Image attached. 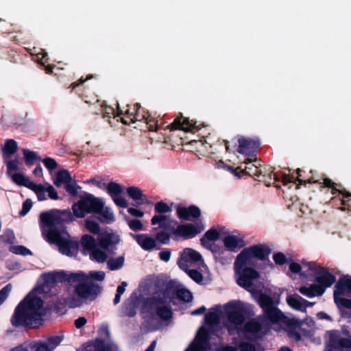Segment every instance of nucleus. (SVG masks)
I'll return each mask as SVG.
<instances>
[{
	"label": "nucleus",
	"mask_w": 351,
	"mask_h": 351,
	"mask_svg": "<svg viewBox=\"0 0 351 351\" xmlns=\"http://www.w3.org/2000/svg\"><path fill=\"white\" fill-rule=\"evenodd\" d=\"M44 301L34 294H27L14 309L10 322L15 328H38L43 324L45 312Z\"/></svg>",
	"instance_id": "obj_1"
},
{
	"label": "nucleus",
	"mask_w": 351,
	"mask_h": 351,
	"mask_svg": "<svg viewBox=\"0 0 351 351\" xmlns=\"http://www.w3.org/2000/svg\"><path fill=\"white\" fill-rule=\"evenodd\" d=\"M214 311H209L204 316V320L208 327L212 328L217 325L222 319L223 326L230 335L237 334L240 337L241 331V301L232 300L223 307L217 305Z\"/></svg>",
	"instance_id": "obj_2"
},
{
	"label": "nucleus",
	"mask_w": 351,
	"mask_h": 351,
	"mask_svg": "<svg viewBox=\"0 0 351 351\" xmlns=\"http://www.w3.org/2000/svg\"><path fill=\"white\" fill-rule=\"evenodd\" d=\"M176 289L177 286L170 280L164 289H156L151 296L144 300L143 308L152 317L156 315L164 322L171 320L173 315L171 304L176 296Z\"/></svg>",
	"instance_id": "obj_3"
},
{
	"label": "nucleus",
	"mask_w": 351,
	"mask_h": 351,
	"mask_svg": "<svg viewBox=\"0 0 351 351\" xmlns=\"http://www.w3.org/2000/svg\"><path fill=\"white\" fill-rule=\"evenodd\" d=\"M153 226L159 225V228L165 231L168 230L176 237H181L184 240L194 238L205 228L200 221L195 224L191 223L178 224L175 219H171L165 215H156L151 219Z\"/></svg>",
	"instance_id": "obj_4"
},
{
	"label": "nucleus",
	"mask_w": 351,
	"mask_h": 351,
	"mask_svg": "<svg viewBox=\"0 0 351 351\" xmlns=\"http://www.w3.org/2000/svg\"><path fill=\"white\" fill-rule=\"evenodd\" d=\"M74 214L69 210L52 209L43 212L40 215V226L43 234H45L48 230L55 229L58 232H65V223L74 220Z\"/></svg>",
	"instance_id": "obj_5"
},
{
	"label": "nucleus",
	"mask_w": 351,
	"mask_h": 351,
	"mask_svg": "<svg viewBox=\"0 0 351 351\" xmlns=\"http://www.w3.org/2000/svg\"><path fill=\"white\" fill-rule=\"evenodd\" d=\"M80 197L72 206L73 214L77 218L84 217L86 213H99L104 208L103 201L90 193L84 192Z\"/></svg>",
	"instance_id": "obj_6"
},
{
	"label": "nucleus",
	"mask_w": 351,
	"mask_h": 351,
	"mask_svg": "<svg viewBox=\"0 0 351 351\" xmlns=\"http://www.w3.org/2000/svg\"><path fill=\"white\" fill-rule=\"evenodd\" d=\"M326 348L333 351H351V335L348 330H327Z\"/></svg>",
	"instance_id": "obj_7"
},
{
	"label": "nucleus",
	"mask_w": 351,
	"mask_h": 351,
	"mask_svg": "<svg viewBox=\"0 0 351 351\" xmlns=\"http://www.w3.org/2000/svg\"><path fill=\"white\" fill-rule=\"evenodd\" d=\"M64 234L68 235L66 231L58 232V230L52 229L48 230L43 235L49 243L57 245L63 254L70 256L77 250L79 243L66 239L64 236Z\"/></svg>",
	"instance_id": "obj_8"
},
{
	"label": "nucleus",
	"mask_w": 351,
	"mask_h": 351,
	"mask_svg": "<svg viewBox=\"0 0 351 351\" xmlns=\"http://www.w3.org/2000/svg\"><path fill=\"white\" fill-rule=\"evenodd\" d=\"M346 291L351 295V278L348 275L341 276L335 286L334 302L339 311L343 310V308L351 310V299L342 297Z\"/></svg>",
	"instance_id": "obj_9"
},
{
	"label": "nucleus",
	"mask_w": 351,
	"mask_h": 351,
	"mask_svg": "<svg viewBox=\"0 0 351 351\" xmlns=\"http://www.w3.org/2000/svg\"><path fill=\"white\" fill-rule=\"evenodd\" d=\"M271 253V248L265 244H257L243 249V266L254 265L252 259L260 261L268 259Z\"/></svg>",
	"instance_id": "obj_10"
},
{
	"label": "nucleus",
	"mask_w": 351,
	"mask_h": 351,
	"mask_svg": "<svg viewBox=\"0 0 351 351\" xmlns=\"http://www.w3.org/2000/svg\"><path fill=\"white\" fill-rule=\"evenodd\" d=\"M263 321L260 319H250L243 325V339H248L252 342L256 343L261 339L265 332L262 331V324Z\"/></svg>",
	"instance_id": "obj_11"
},
{
	"label": "nucleus",
	"mask_w": 351,
	"mask_h": 351,
	"mask_svg": "<svg viewBox=\"0 0 351 351\" xmlns=\"http://www.w3.org/2000/svg\"><path fill=\"white\" fill-rule=\"evenodd\" d=\"M261 275L252 267L243 266V289L252 293L258 289V287L264 286L260 281Z\"/></svg>",
	"instance_id": "obj_12"
},
{
	"label": "nucleus",
	"mask_w": 351,
	"mask_h": 351,
	"mask_svg": "<svg viewBox=\"0 0 351 351\" xmlns=\"http://www.w3.org/2000/svg\"><path fill=\"white\" fill-rule=\"evenodd\" d=\"M101 291V287L92 282H85L78 283L75 287V293L81 299H89L94 300Z\"/></svg>",
	"instance_id": "obj_13"
},
{
	"label": "nucleus",
	"mask_w": 351,
	"mask_h": 351,
	"mask_svg": "<svg viewBox=\"0 0 351 351\" xmlns=\"http://www.w3.org/2000/svg\"><path fill=\"white\" fill-rule=\"evenodd\" d=\"M210 328L202 326L199 328L194 343L191 346L195 351H206L210 349V336L211 333Z\"/></svg>",
	"instance_id": "obj_14"
},
{
	"label": "nucleus",
	"mask_w": 351,
	"mask_h": 351,
	"mask_svg": "<svg viewBox=\"0 0 351 351\" xmlns=\"http://www.w3.org/2000/svg\"><path fill=\"white\" fill-rule=\"evenodd\" d=\"M261 145L258 137H243V156L244 159L253 160L258 162L257 152Z\"/></svg>",
	"instance_id": "obj_15"
},
{
	"label": "nucleus",
	"mask_w": 351,
	"mask_h": 351,
	"mask_svg": "<svg viewBox=\"0 0 351 351\" xmlns=\"http://www.w3.org/2000/svg\"><path fill=\"white\" fill-rule=\"evenodd\" d=\"M310 269L314 271L316 275L315 282L324 287V290L330 287L336 282L335 276L324 267L318 266L315 268L311 267Z\"/></svg>",
	"instance_id": "obj_16"
},
{
	"label": "nucleus",
	"mask_w": 351,
	"mask_h": 351,
	"mask_svg": "<svg viewBox=\"0 0 351 351\" xmlns=\"http://www.w3.org/2000/svg\"><path fill=\"white\" fill-rule=\"evenodd\" d=\"M167 128L170 130H181L184 132H195L200 129L199 126L196 125V121L184 117L182 114L177 117Z\"/></svg>",
	"instance_id": "obj_17"
},
{
	"label": "nucleus",
	"mask_w": 351,
	"mask_h": 351,
	"mask_svg": "<svg viewBox=\"0 0 351 351\" xmlns=\"http://www.w3.org/2000/svg\"><path fill=\"white\" fill-rule=\"evenodd\" d=\"M176 215L180 220L190 221L192 219L200 217L202 212L200 208L195 205H190L188 207L178 204L176 206Z\"/></svg>",
	"instance_id": "obj_18"
},
{
	"label": "nucleus",
	"mask_w": 351,
	"mask_h": 351,
	"mask_svg": "<svg viewBox=\"0 0 351 351\" xmlns=\"http://www.w3.org/2000/svg\"><path fill=\"white\" fill-rule=\"evenodd\" d=\"M264 288L265 285H259L258 289L251 293L252 296L263 309V311L276 305L271 297L263 292Z\"/></svg>",
	"instance_id": "obj_19"
},
{
	"label": "nucleus",
	"mask_w": 351,
	"mask_h": 351,
	"mask_svg": "<svg viewBox=\"0 0 351 351\" xmlns=\"http://www.w3.org/2000/svg\"><path fill=\"white\" fill-rule=\"evenodd\" d=\"M202 261V256L199 252L191 248H186L181 254L178 264L181 269H184L185 267H188L189 261L197 263Z\"/></svg>",
	"instance_id": "obj_20"
},
{
	"label": "nucleus",
	"mask_w": 351,
	"mask_h": 351,
	"mask_svg": "<svg viewBox=\"0 0 351 351\" xmlns=\"http://www.w3.org/2000/svg\"><path fill=\"white\" fill-rule=\"evenodd\" d=\"M263 312V315L260 316V319H262L263 322L265 321H267L272 324H278L282 322L283 317H285L284 314L276 307V305L265 310Z\"/></svg>",
	"instance_id": "obj_21"
},
{
	"label": "nucleus",
	"mask_w": 351,
	"mask_h": 351,
	"mask_svg": "<svg viewBox=\"0 0 351 351\" xmlns=\"http://www.w3.org/2000/svg\"><path fill=\"white\" fill-rule=\"evenodd\" d=\"M98 245L103 250H108L119 243L120 239L118 235L114 233H104L98 236Z\"/></svg>",
	"instance_id": "obj_22"
},
{
	"label": "nucleus",
	"mask_w": 351,
	"mask_h": 351,
	"mask_svg": "<svg viewBox=\"0 0 351 351\" xmlns=\"http://www.w3.org/2000/svg\"><path fill=\"white\" fill-rule=\"evenodd\" d=\"M130 234L144 250L151 251L156 246V239L147 234Z\"/></svg>",
	"instance_id": "obj_23"
},
{
	"label": "nucleus",
	"mask_w": 351,
	"mask_h": 351,
	"mask_svg": "<svg viewBox=\"0 0 351 351\" xmlns=\"http://www.w3.org/2000/svg\"><path fill=\"white\" fill-rule=\"evenodd\" d=\"M261 160L258 159V162L253 160L244 159L243 164H245V169H243V176H248L258 180L259 175V169Z\"/></svg>",
	"instance_id": "obj_24"
},
{
	"label": "nucleus",
	"mask_w": 351,
	"mask_h": 351,
	"mask_svg": "<svg viewBox=\"0 0 351 351\" xmlns=\"http://www.w3.org/2000/svg\"><path fill=\"white\" fill-rule=\"evenodd\" d=\"M302 171V169H300L299 168L296 170V172H297V174H298L297 178H295L293 175H286V174H284L282 176V182L284 184H287V183H291V182L296 183V182H298L299 184H304V185L306 183H317V184H321L322 183L319 180H315L313 178H308L306 180L301 179L300 178L302 177V174H301Z\"/></svg>",
	"instance_id": "obj_25"
},
{
	"label": "nucleus",
	"mask_w": 351,
	"mask_h": 351,
	"mask_svg": "<svg viewBox=\"0 0 351 351\" xmlns=\"http://www.w3.org/2000/svg\"><path fill=\"white\" fill-rule=\"evenodd\" d=\"M324 186L328 189H331V193L332 195L341 194L343 195L344 198L351 197V193L346 191L344 189H341L342 185L341 184H337L331 180L330 178H325L323 180Z\"/></svg>",
	"instance_id": "obj_26"
},
{
	"label": "nucleus",
	"mask_w": 351,
	"mask_h": 351,
	"mask_svg": "<svg viewBox=\"0 0 351 351\" xmlns=\"http://www.w3.org/2000/svg\"><path fill=\"white\" fill-rule=\"evenodd\" d=\"M62 282H82L83 281L87 279V276L86 274L80 271L79 273H67L66 271H62V274L61 276Z\"/></svg>",
	"instance_id": "obj_27"
},
{
	"label": "nucleus",
	"mask_w": 351,
	"mask_h": 351,
	"mask_svg": "<svg viewBox=\"0 0 351 351\" xmlns=\"http://www.w3.org/2000/svg\"><path fill=\"white\" fill-rule=\"evenodd\" d=\"M80 244L83 248V252L86 251L89 254L99 246L95 238L90 234L83 235L80 240Z\"/></svg>",
	"instance_id": "obj_28"
},
{
	"label": "nucleus",
	"mask_w": 351,
	"mask_h": 351,
	"mask_svg": "<svg viewBox=\"0 0 351 351\" xmlns=\"http://www.w3.org/2000/svg\"><path fill=\"white\" fill-rule=\"evenodd\" d=\"M219 232L215 228H212L207 230L204 235L200 239L201 245L204 247H211L210 241H217L219 238Z\"/></svg>",
	"instance_id": "obj_29"
},
{
	"label": "nucleus",
	"mask_w": 351,
	"mask_h": 351,
	"mask_svg": "<svg viewBox=\"0 0 351 351\" xmlns=\"http://www.w3.org/2000/svg\"><path fill=\"white\" fill-rule=\"evenodd\" d=\"M72 178L68 170L61 169L58 171L56 178L53 180V184L57 187H61L62 184H66V183L71 181Z\"/></svg>",
	"instance_id": "obj_30"
},
{
	"label": "nucleus",
	"mask_w": 351,
	"mask_h": 351,
	"mask_svg": "<svg viewBox=\"0 0 351 351\" xmlns=\"http://www.w3.org/2000/svg\"><path fill=\"white\" fill-rule=\"evenodd\" d=\"M128 196L135 201L141 200L140 204L147 203V197L143 194L142 191L136 186H129L126 189Z\"/></svg>",
	"instance_id": "obj_31"
},
{
	"label": "nucleus",
	"mask_w": 351,
	"mask_h": 351,
	"mask_svg": "<svg viewBox=\"0 0 351 351\" xmlns=\"http://www.w3.org/2000/svg\"><path fill=\"white\" fill-rule=\"evenodd\" d=\"M23 154L24 156L25 163L27 166H32L37 161H40L41 158L38 156L36 152L29 150L28 149H23Z\"/></svg>",
	"instance_id": "obj_32"
},
{
	"label": "nucleus",
	"mask_w": 351,
	"mask_h": 351,
	"mask_svg": "<svg viewBox=\"0 0 351 351\" xmlns=\"http://www.w3.org/2000/svg\"><path fill=\"white\" fill-rule=\"evenodd\" d=\"M62 271L49 272L43 274V280L46 284L54 285L62 281Z\"/></svg>",
	"instance_id": "obj_33"
},
{
	"label": "nucleus",
	"mask_w": 351,
	"mask_h": 351,
	"mask_svg": "<svg viewBox=\"0 0 351 351\" xmlns=\"http://www.w3.org/2000/svg\"><path fill=\"white\" fill-rule=\"evenodd\" d=\"M18 150L17 143L13 139H8L5 141L3 147V154L6 158H9L15 154Z\"/></svg>",
	"instance_id": "obj_34"
},
{
	"label": "nucleus",
	"mask_w": 351,
	"mask_h": 351,
	"mask_svg": "<svg viewBox=\"0 0 351 351\" xmlns=\"http://www.w3.org/2000/svg\"><path fill=\"white\" fill-rule=\"evenodd\" d=\"M303 298L299 295H288L287 298V304L293 308L302 311Z\"/></svg>",
	"instance_id": "obj_35"
},
{
	"label": "nucleus",
	"mask_w": 351,
	"mask_h": 351,
	"mask_svg": "<svg viewBox=\"0 0 351 351\" xmlns=\"http://www.w3.org/2000/svg\"><path fill=\"white\" fill-rule=\"evenodd\" d=\"M106 191L112 199L123 192V187L117 182H110L106 186Z\"/></svg>",
	"instance_id": "obj_36"
},
{
	"label": "nucleus",
	"mask_w": 351,
	"mask_h": 351,
	"mask_svg": "<svg viewBox=\"0 0 351 351\" xmlns=\"http://www.w3.org/2000/svg\"><path fill=\"white\" fill-rule=\"evenodd\" d=\"M125 258L123 256L117 258H111L107 261V267L111 271L119 270L124 265Z\"/></svg>",
	"instance_id": "obj_37"
},
{
	"label": "nucleus",
	"mask_w": 351,
	"mask_h": 351,
	"mask_svg": "<svg viewBox=\"0 0 351 351\" xmlns=\"http://www.w3.org/2000/svg\"><path fill=\"white\" fill-rule=\"evenodd\" d=\"M134 114L132 117V119H134V123L136 121H145L146 119L150 117L148 114V112H145L141 108V104L138 103H136L134 104Z\"/></svg>",
	"instance_id": "obj_38"
},
{
	"label": "nucleus",
	"mask_w": 351,
	"mask_h": 351,
	"mask_svg": "<svg viewBox=\"0 0 351 351\" xmlns=\"http://www.w3.org/2000/svg\"><path fill=\"white\" fill-rule=\"evenodd\" d=\"M223 243L226 251L235 252L238 247L239 241L234 236L228 235L223 238Z\"/></svg>",
	"instance_id": "obj_39"
},
{
	"label": "nucleus",
	"mask_w": 351,
	"mask_h": 351,
	"mask_svg": "<svg viewBox=\"0 0 351 351\" xmlns=\"http://www.w3.org/2000/svg\"><path fill=\"white\" fill-rule=\"evenodd\" d=\"M176 296L180 300L184 302H190L193 300V295L191 291L185 288H178L176 291Z\"/></svg>",
	"instance_id": "obj_40"
},
{
	"label": "nucleus",
	"mask_w": 351,
	"mask_h": 351,
	"mask_svg": "<svg viewBox=\"0 0 351 351\" xmlns=\"http://www.w3.org/2000/svg\"><path fill=\"white\" fill-rule=\"evenodd\" d=\"M234 271L237 284L241 287V252L237 254L235 259Z\"/></svg>",
	"instance_id": "obj_41"
},
{
	"label": "nucleus",
	"mask_w": 351,
	"mask_h": 351,
	"mask_svg": "<svg viewBox=\"0 0 351 351\" xmlns=\"http://www.w3.org/2000/svg\"><path fill=\"white\" fill-rule=\"evenodd\" d=\"M206 248L210 250L213 252L215 255L216 258L220 261L222 264H225L227 263V259L223 258L222 257V254L226 252V250L223 248L215 245V243H211V247H205Z\"/></svg>",
	"instance_id": "obj_42"
},
{
	"label": "nucleus",
	"mask_w": 351,
	"mask_h": 351,
	"mask_svg": "<svg viewBox=\"0 0 351 351\" xmlns=\"http://www.w3.org/2000/svg\"><path fill=\"white\" fill-rule=\"evenodd\" d=\"M100 216L98 217V219L101 223H111L114 221V214L108 208H102L101 211L97 213Z\"/></svg>",
	"instance_id": "obj_43"
},
{
	"label": "nucleus",
	"mask_w": 351,
	"mask_h": 351,
	"mask_svg": "<svg viewBox=\"0 0 351 351\" xmlns=\"http://www.w3.org/2000/svg\"><path fill=\"white\" fill-rule=\"evenodd\" d=\"M66 191L72 197H76L78 195V190L81 189V186L78 185L75 180H71L69 182L64 185Z\"/></svg>",
	"instance_id": "obj_44"
},
{
	"label": "nucleus",
	"mask_w": 351,
	"mask_h": 351,
	"mask_svg": "<svg viewBox=\"0 0 351 351\" xmlns=\"http://www.w3.org/2000/svg\"><path fill=\"white\" fill-rule=\"evenodd\" d=\"M63 340V336L53 335L50 336L45 341L49 349L53 351L57 348Z\"/></svg>",
	"instance_id": "obj_45"
},
{
	"label": "nucleus",
	"mask_w": 351,
	"mask_h": 351,
	"mask_svg": "<svg viewBox=\"0 0 351 351\" xmlns=\"http://www.w3.org/2000/svg\"><path fill=\"white\" fill-rule=\"evenodd\" d=\"M90 257L93 260H95V261L98 263H104L107 260V254L105 252L98 249L97 247L95 248L93 252H91L90 254Z\"/></svg>",
	"instance_id": "obj_46"
},
{
	"label": "nucleus",
	"mask_w": 351,
	"mask_h": 351,
	"mask_svg": "<svg viewBox=\"0 0 351 351\" xmlns=\"http://www.w3.org/2000/svg\"><path fill=\"white\" fill-rule=\"evenodd\" d=\"M25 348H29V351H51L45 341H39L34 344L29 343L25 345Z\"/></svg>",
	"instance_id": "obj_47"
},
{
	"label": "nucleus",
	"mask_w": 351,
	"mask_h": 351,
	"mask_svg": "<svg viewBox=\"0 0 351 351\" xmlns=\"http://www.w3.org/2000/svg\"><path fill=\"white\" fill-rule=\"evenodd\" d=\"M184 270L186 274L189 275V276L194 280L196 283L200 284L203 281V276L202 274L197 269H189L186 267H184V269H182Z\"/></svg>",
	"instance_id": "obj_48"
},
{
	"label": "nucleus",
	"mask_w": 351,
	"mask_h": 351,
	"mask_svg": "<svg viewBox=\"0 0 351 351\" xmlns=\"http://www.w3.org/2000/svg\"><path fill=\"white\" fill-rule=\"evenodd\" d=\"M154 210L159 215H164L171 212V208L167 203L160 201L155 204Z\"/></svg>",
	"instance_id": "obj_49"
},
{
	"label": "nucleus",
	"mask_w": 351,
	"mask_h": 351,
	"mask_svg": "<svg viewBox=\"0 0 351 351\" xmlns=\"http://www.w3.org/2000/svg\"><path fill=\"white\" fill-rule=\"evenodd\" d=\"M257 180L263 182L266 186H270L271 184H274L276 182H278L280 179L278 178L276 173H272L268 176L263 175L262 178H258Z\"/></svg>",
	"instance_id": "obj_50"
},
{
	"label": "nucleus",
	"mask_w": 351,
	"mask_h": 351,
	"mask_svg": "<svg viewBox=\"0 0 351 351\" xmlns=\"http://www.w3.org/2000/svg\"><path fill=\"white\" fill-rule=\"evenodd\" d=\"M86 229L91 233L97 234L100 231V226L98 223L93 220L87 219L85 222Z\"/></svg>",
	"instance_id": "obj_51"
},
{
	"label": "nucleus",
	"mask_w": 351,
	"mask_h": 351,
	"mask_svg": "<svg viewBox=\"0 0 351 351\" xmlns=\"http://www.w3.org/2000/svg\"><path fill=\"white\" fill-rule=\"evenodd\" d=\"M10 252L15 254H21L23 256H27V255H32V253L26 247L23 245H16V246H12L10 247Z\"/></svg>",
	"instance_id": "obj_52"
},
{
	"label": "nucleus",
	"mask_w": 351,
	"mask_h": 351,
	"mask_svg": "<svg viewBox=\"0 0 351 351\" xmlns=\"http://www.w3.org/2000/svg\"><path fill=\"white\" fill-rule=\"evenodd\" d=\"M282 322L287 325V330L297 329L300 326V322L294 318L283 317Z\"/></svg>",
	"instance_id": "obj_53"
},
{
	"label": "nucleus",
	"mask_w": 351,
	"mask_h": 351,
	"mask_svg": "<svg viewBox=\"0 0 351 351\" xmlns=\"http://www.w3.org/2000/svg\"><path fill=\"white\" fill-rule=\"evenodd\" d=\"M12 289L11 283L7 284L0 290V306L8 298Z\"/></svg>",
	"instance_id": "obj_54"
},
{
	"label": "nucleus",
	"mask_w": 351,
	"mask_h": 351,
	"mask_svg": "<svg viewBox=\"0 0 351 351\" xmlns=\"http://www.w3.org/2000/svg\"><path fill=\"white\" fill-rule=\"evenodd\" d=\"M81 298H77L75 297H67L63 298L64 304L69 308H75L82 305Z\"/></svg>",
	"instance_id": "obj_55"
},
{
	"label": "nucleus",
	"mask_w": 351,
	"mask_h": 351,
	"mask_svg": "<svg viewBox=\"0 0 351 351\" xmlns=\"http://www.w3.org/2000/svg\"><path fill=\"white\" fill-rule=\"evenodd\" d=\"M171 234L165 230H162L156 234V240L162 244H167L169 243Z\"/></svg>",
	"instance_id": "obj_56"
},
{
	"label": "nucleus",
	"mask_w": 351,
	"mask_h": 351,
	"mask_svg": "<svg viewBox=\"0 0 351 351\" xmlns=\"http://www.w3.org/2000/svg\"><path fill=\"white\" fill-rule=\"evenodd\" d=\"M273 259L276 265H283L289 263V259L282 252H277L273 255Z\"/></svg>",
	"instance_id": "obj_57"
},
{
	"label": "nucleus",
	"mask_w": 351,
	"mask_h": 351,
	"mask_svg": "<svg viewBox=\"0 0 351 351\" xmlns=\"http://www.w3.org/2000/svg\"><path fill=\"white\" fill-rule=\"evenodd\" d=\"M239 339L235 342L236 347L232 346H224L218 349V351H238L239 349L241 351V335L240 337L238 336Z\"/></svg>",
	"instance_id": "obj_58"
},
{
	"label": "nucleus",
	"mask_w": 351,
	"mask_h": 351,
	"mask_svg": "<svg viewBox=\"0 0 351 351\" xmlns=\"http://www.w3.org/2000/svg\"><path fill=\"white\" fill-rule=\"evenodd\" d=\"M130 228L134 231H140L143 229V225L139 219H132L128 223Z\"/></svg>",
	"instance_id": "obj_59"
},
{
	"label": "nucleus",
	"mask_w": 351,
	"mask_h": 351,
	"mask_svg": "<svg viewBox=\"0 0 351 351\" xmlns=\"http://www.w3.org/2000/svg\"><path fill=\"white\" fill-rule=\"evenodd\" d=\"M274 168L270 165H262L261 164L259 169L258 178H261L263 175H270L274 173Z\"/></svg>",
	"instance_id": "obj_60"
},
{
	"label": "nucleus",
	"mask_w": 351,
	"mask_h": 351,
	"mask_svg": "<svg viewBox=\"0 0 351 351\" xmlns=\"http://www.w3.org/2000/svg\"><path fill=\"white\" fill-rule=\"evenodd\" d=\"M43 162L45 167L48 169L49 171L54 170L58 167V163L52 158H45V159L43 160Z\"/></svg>",
	"instance_id": "obj_61"
},
{
	"label": "nucleus",
	"mask_w": 351,
	"mask_h": 351,
	"mask_svg": "<svg viewBox=\"0 0 351 351\" xmlns=\"http://www.w3.org/2000/svg\"><path fill=\"white\" fill-rule=\"evenodd\" d=\"M32 202L30 199H27L22 205V209L19 212L20 216H25L32 207Z\"/></svg>",
	"instance_id": "obj_62"
},
{
	"label": "nucleus",
	"mask_w": 351,
	"mask_h": 351,
	"mask_svg": "<svg viewBox=\"0 0 351 351\" xmlns=\"http://www.w3.org/2000/svg\"><path fill=\"white\" fill-rule=\"evenodd\" d=\"M309 287L311 289V292L315 293V296H322L325 292L324 288L322 287L320 285H319L317 283V284H311L309 286Z\"/></svg>",
	"instance_id": "obj_63"
},
{
	"label": "nucleus",
	"mask_w": 351,
	"mask_h": 351,
	"mask_svg": "<svg viewBox=\"0 0 351 351\" xmlns=\"http://www.w3.org/2000/svg\"><path fill=\"white\" fill-rule=\"evenodd\" d=\"M124 314L129 317H134L136 314L135 306L132 303L125 305L124 307Z\"/></svg>",
	"instance_id": "obj_64"
}]
</instances>
